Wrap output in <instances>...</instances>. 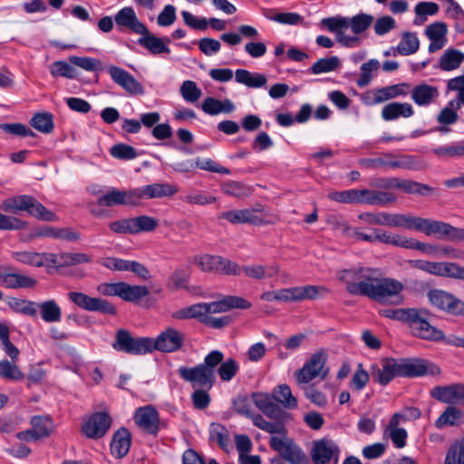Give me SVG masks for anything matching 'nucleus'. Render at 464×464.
Masks as SVG:
<instances>
[{
  "label": "nucleus",
  "mask_w": 464,
  "mask_h": 464,
  "mask_svg": "<svg viewBox=\"0 0 464 464\" xmlns=\"http://www.w3.org/2000/svg\"><path fill=\"white\" fill-rule=\"evenodd\" d=\"M36 280L31 276L16 273H0V285L11 289L31 288L36 285Z\"/></svg>",
  "instance_id": "nucleus-29"
},
{
  "label": "nucleus",
  "mask_w": 464,
  "mask_h": 464,
  "mask_svg": "<svg viewBox=\"0 0 464 464\" xmlns=\"http://www.w3.org/2000/svg\"><path fill=\"white\" fill-rule=\"evenodd\" d=\"M463 62L464 53L457 49L450 48L440 56L438 65H435L434 68L450 72L458 69Z\"/></svg>",
  "instance_id": "nucleus-30"
},
{
  "label": "nucleus",
  "mask_w": 464,
  "mask_h": 464,
  "mask_svg": "<svg viewBox=\"0 0 464 464\" xmlns=\"http://www.w3.org/2000/svg\"><path fill=\"white\" fill-rule=\"evenodd\" d=\"M131 221L133 235L152 232L159 226V221L156 218L146 215L131 218Z\"/></svg>",
  "instance_id": "nucleus-47"
},
{
  "label": "nucleus",
  "mask_w": 464,
  "mask_h": 464,
  "mask_svg": "<svg viewBox=\"0 0 464 464\" xmlns=\"http://www.w3.org/2000/svg\"><path fill=\"white\" fill-rule=\"evenodd\" d=\"M377 169H402L412 171L424 170L428 163L416 155H395L391 152L382 153L376 157Z\"/></svg>",
  "instance_id": "nucleus-5"
},
{
  "label": "nucleus",
  "mask_w": 464,
  "mask_h": 464,
  "mask_svg": "<svg viewBox=\"0 0 464 464\" xmlns=\"http://www.w3.org/2000/svg\"><path fill=\"white\" fill-rule=\"evenodd\" d=\"M327 292L326 288L316 285H304L287 288L291 302H300L305 299H315L319 291Z\"/></svg>",
  "instance_id": "nucleus-40"
},
{
  "label": "nucleus",
  "mask_w": 464,
  "mask_h": 464,
  "mask_svg": "<svg viewBox=\"0 0 464 464\" xmlns=\"http://www.w3.org/2000/svg\"><path fill=\"white\" fill-rule=\"evenodd\" d=\"M133 420L139 428L149 434L157 435L160 430V414L152 405L136 409Z\"/></svg>",
  "instance_id": "nucleus-15"
},
{
  "label": "nucleus",
  "mask_w": 464,
  "mask_h": 464,
  "mask_svg": "<svg viewBox=\"0 0 464 464\" xmlns=\"http://www.w3.org/2000/svg\"><path fill=\"white\" fill-rule=\"evenodd\" d=\"M340 65L341 62L337 56L321 58L312 65L310 71L314 74H321L335 71Z\"/></svg>",
  "instance_id": "nucleus-52"
},
{
  "label": "nucleus",
  "mask_w": 464,
  "mask_h": 464,
  "mask_svg": "<svg viewBox=\"0 0 464 464\" xmlns=\"http://www.w3.org/2000/svg\"><path fill=\"white\" fill-rule=\"evenodd\" d=\"M252 400L255 405L268 418H276L279 415L280 408L275 402L273 395L268 393H253Z\"/></svg>",
  "instance_id": "nucleus-31"
},
{
  "label": "nucleus",
  "mask_w": 464,
  "mask_h": 464,
  "mask_svg": "<svg viewBox=\"0 0 464 464\" xmlns=\"http://www.w3.org/2000/svg\"><path fill=\"white\" fill-rule=\"evenodd\" d=\"M30 124L40 132L50 133L53 130V115L49 112L35 113L31 119Z\"/></svg>",
  "instance_id": "nucleus-51"
},
{
  "label": "nucleus",
  "mask_w": 464,
  "mask_h": 464,
  "mask_svg": "<svg viewBox=\"0 0 464 464\" xmlns=\"http://www.w3.org/2000/svg\"><path fill=\"white\" fill-rule=\"evenodd\" d=\"M397 200L395 194L384 190L360 189L359 204L385 207Z\"/></svg>",
  "instance_id": "nucleus-22"
},
{
  "label": "nucleus",
  "mask_w": 464,
  "mask_h": 464,
  "mask_svg": "<svg viewBox=\"0 0 464 464\" xmlns=\"http://www.w3.org/2000/svg\"><path fill=\"white\" fill-rule=\"evenodd\" d=\"M180 93L183 99L188 102H197L202 95V92L197 86V83L190 80L183 82L180 87Z\"/></svg>",
  "instance_id": "nucleus-62"
},
{
  "label": "nucleus",
  "mask_w": 464,
  "mask_h": 464,
  "mask_svg": "<svg viewBox=\"0 0 464 464\" xmlns=\"http://www.w3.org/2000/svg\"><path fill=\"white\" fill-rule=\"evenodd\" d=\"M325 363L326 353L324 352L319 351L313 353L303 367L294 374L297 385L308 384L316 378L324 380L329 373Z\"/></svg>",
  "instance_id": "nucleus-3"
},
{
  "label": "nucleus",
  "mask_w": 464,
  "mask_h": 464,
  "mask_svg": "<svg viewBox=\"0 0 464 464\" xmlns=\"http://www.w3.org/2000/svg\"><path fill=\"white\" fill-rule=\"evenodd\" d=\"M427 296L438 309L456 316H464V302L454 295L441 289H431Z\"/></svg>",
  "instance_id": "nucleus-9"
},
{
  "label": "nucleus",
  "mask_w": 464,
  "mask_h": 464,
  "mask_svg": "<svg viewBox=\"0 0 464 464\" xmlns=\"http://www.w3.org/2000/svg\"><path fill=\"white\" fill-rule=\"evenodd\" d=\"M431 396L441 402L450 404H464V384L453 383L436 386L430 392Z\"/></svg>",
  "instance_id": "nucleus-18"
},
{
  "label": "nucleus",
  "mask_w": 464,
  "mask_h": 464,
  "mask_svg": "<svg viewBox=\"0 0 464 464\" xmlns=\"http://www.w3.org/2000/svg\"><path fill=\"white\" fill-rule=\"evenodd\" d=\"M111 422L112 420L107 412H95L83 423L82 432L89 439L98 440L108 432Z\"/></svg>",
  "instance_id": "nucleus-13"
},
{
  "label": "nucleus",
  "mask_w": 464,
  "mask_h": 464,
  "mask_svg": "<svg viewBox=\"0 0 464 464\" xmlns=\"http://www.w3.org/2000/svg\"><path fill=\"white\" fill-rule=\"evenodd\" d=\"M464 419V411L453 406H449L445 411L437 419V428H443L447 425H459Z\"/></svg>",
  "instance_id": "nucleus-43"
},
{
  "label": "nucleus",
  "mask_w": 464,
  "mask_h": 464,
  "mask_svg": "<svg viewBox=\"0 0 464 464\" xmlns=\"http://www.w3.org/2000/svg\"><path fill=\"white\" fill-rule=\"evenodd\" d=\"M30 424L34 429L35 437L40 440L49 437L54 430V423L50 416H33Z\"/></svg>",
  "instance_id": "nucleus-37"
},
{
  "label": "nucleus",
  "mask_w": 464,
  "mask_h": 464,
  "mask_svg": "<svg viewBox=\"0 0 464 464\" xmlns=\"http://www.w3.org/2000/svg\"><path fill=\"white\" fill-rule=\"evenodd\" d=\"M412 334L420 339L439 342L445 339L444 333L431 325L426 319V312L412 308L406 323Z\"/></svg>",
  "instance_id": "nucleus-4"
},
{
  "label": "nucleus",
  "mask_w": 464,
  "mask_h": 464,
  "mask_svg": "<svg viewBox=\"0 0 464 464\" xmlns=\"http://www.w3.org/2000/svg\"><path fill=\"white\" fill-rule=\"evenodd\" d=\"M149 294V289L145 285H130L121 282L119 297L127 302H136Z\"/></svg>",
  "instance_id": "nucleus-42"
},
{
  "label": "nucleus",
  "mask_w": 464,
  "mask_h": 464,
  "mask_svg": "<svg viewBox=\"0 0 464 464\" xmlns=\"http://www.w3.org/2000/svg\"><path fill=\"white\" fill-rule=\"evenodd\" d=\"M8 305L15 313H20L28 316L36 315L37 304L33 301H27L19 298H12L8 302Z\"/></svg>",
  "instance_id": "nucleus-54"
},
{
  "label": "nucleus",
  "mask_w": 464,
  "mask_h": 464,
  "mask_svg": "<svg viewBox=\"0 0 464 464\" xmlns=\"http://www.w3.org/2000/svg\"><path fill=\"white\" fill-rule=\"evenodd\" d=\"M439 89L436 86L421 83L411 90V100L421 107L429 106L439 97Z\"/></svg>",
  "instance_id": "nucleus-27"
},
{
  "label": "nucleus",
  "mask_w": 464,
  "mask_h": 464,
  "mask_svg": "<svg viewBox=\"0 0 464 464\" xmlns=\"http://www.w3.org/2000/svg\"><path fill=\"white\" fill-rule=\"evenodd\" d=\"M419 217L404 214H392L391 227L417 230Z\"/></svg>",
  "instance_id": "nucleus-60"
},
{
  "label": "nucleus",
  "mask_w": 464,
  "mask_h": 464,
  "mask_svg": "<svg viewBox=\"0 0 464 464\" xmlns=\"http://www.w3.org/2000/svg\"><path fill=\"white\" fill-rule=\"evenodd\" d=\"M378 268L354 266L338 271L337 277L352 295L367 296L381 304H400L403 301L401 282L382 277Z\"/></svg>",
  "instance_id": "nucleus-1"
},
{
  "label": "nucleus",
  "mask_w": 464,
  "mask_h": 464,
  "mask_svg": "<svg viewBox=\"0 0 464 464\" xmlns=\"http://www.w3.org/2000/svg\"><path fill=\"white\" fill-rule=\"evenodd\" d=\"M188 204L205 206L216 202L217 198L205 191L191 190L182 198Z\"/></svg>",
  "instance_id": "nucleus-57"
},
{
  "label": "nucleus",
  "mask_w": 464,
  "mask_h": 464,
  "mask_svg": "<svg viewBox=\"0 0 464 464\" xmlns=\"http://www.w3.org/2000/svg\"><path fill=\"white\" fill-rule=\"evenodd\" d=\"M374 17L371 14H359L357 15L353 16L349 22V27H351L352 31L355 34H362L366 31L373 23Z\"/></svg>",
  "instance_id": "nucleus-56"
},
{
  "label": "nucleus",
  "mask_w": 464,
  "mask_h": 464,
  "mask_svg": "<svg viewBox=\"0 0 464 464\" xmlns=\"http://www.w3.org/2000/svg\"><path fill=\"white\" fill-rule=\"evenodd\" d=\"M150 337L134 338L125 329H119L115 334V341L112 343L114 350L132 355H143L150 353Z\"/></svg>",
  "instance_id": "nucleus-6"
},
{
  "label": "nucleus",
  "mask_w": 464,
  "mask_h": 464,
  "mask_svg": "<svg viewBox=\"0 0 464 464\" xmlns=\"http://www.w3.org/2000/svg\"><path fill=\"white\" fill-rule=\"evenodd\" d=\"M69 300L79 308L89 312H100L105 314L113 315L116 314L115 307L107 300L92 297L82 292H69Z\"/></svg>",
  "instance_id": "nucleus-10"
},
{
  "label": "nucleus",
  "mask_w": 464,
  "mask_h": 464,
  "mask_svg": "<svg viewBox=\"0 0 464 464\" xmlns=\"http://www.w3.org/2000/svg\"><path fill=\"white\" fill-rule=\"evenodd\" d=\"M12 256L20 263L37 267L44 266L45 263L44 254L36 252H13Z\"/></svg>",
  "instance_id": "nucleus-53"
},
{
  "label": "nucleus",
  "mask_w": 464,
  "mask_h": 464,
  "mask_svg": "<svg viewBox=\"0 0 464 464\" xmlns=\"http://www.w3.org/2000/svg\"><path fill=\"white\" fill-rule=\"evenodd\" d=\"M420 41L417 34L407 32L402 34L401 40L397 46V51L402 55H410L415 53L418 51Z\"/></svg>",
  "instance_id": "nucleus-49"
},
{
  "label": "nucleus",
  "mask_w": 464,
  "mask_h": 464,
  "mask_svg": "<svg viewBox=\"0 0 464 464\" xmlns=\"http://www.w3.org/2000/svg\"><path fill=\"white\" fill-rule=\"evenodd\" d=\"M279 266L277 265L263 266L253 264L242 267L244 274L250 278L256 280H263L265 278H271L279 273Z\"/></svg>",
  "instance_id": "nucleus-32"
},
{
  "label": "nucleus",
  "mask_w": 464,
  "mask_h": 464,
  "mask_svg": "<svg viewBox=\"0 0 464 464\" xmlns=\"http://www.w3.org/2000/svg\"><path fill=\"white\" fill-rule=\"evenodd\" d=\"M1 208L4 211L13 214L24 211L28 215L44 221L55 222L59 220L58 216L54 212L47 209L34 197L27 194L4 199Z\"/></svg>",
  "instance_id": "nucleus-2"
},
{
  "label": "nucleus",
  "mask_w": 464,
  "mask_h": 464,
  "mask_svg": "<svg viewBox=\"0 0 464 464\" xmlns=\"http://www.w3.org/2000/svg\"><path fill=\"white\" fill-rule=\"evenodd\" d=\"M108 72L113 82L123 89L128 94L142 95L144 93L143 85L128 71L116 65H111L108 68Z\"/></svg>",
  "instance_id": "nucleus-14"
},
{
  "label": "nucleus",
  "mask_w": 464,
  "mask_h": 464,
  "mask_svg": "<svg viewBox=\"0 0 464 464\" xmlns=\"http://www.w3.org/2000/svg\"><path fill=\"white\" fill-rule=\"evenodd\" d=\"M209 440L216 442L221 450L228 452L231 449V441L227 429L221 425L213 423L210 426Z\"/></svg>",
  "instance_id": "nucleus-41"
},
{
  "label": "nucleus",
  "mask_w": 464,
  "mask_h": 464,
  "mask_svg": "<svg viewBox=\"0 0 464 464\" xmlns=\"http://www.w3.org/2000/svg\"><path fill=\"white\" fill-rule=\"evenodd\" d=\"M400 362V376L401 377H419L423 376L428 373L430 369V363L428 362L417 359V358H408L403 359L399 362ZM430 373L435 374L440 372L438 367L431 365Z\"/></svg>",
  "instance_id": "nucleus-19"
},
{
  "label": "nucleus",
  "mask_w": 464,
  "mask_h": 464,
  "mask_svg": "<svg viewBox=\"0 0 464 464\" xmlns=\"http://www.w3.org/2000/svg\"><path fill=\"white\" fill-rule=\"evenodd\" d=\"M339 450L335 443L328 440L314 442L311 456L314 464H337Z\"/></svg>",
  "instance_id": "nucleus-16"
},
{
  "label": "nucleus",
  "mask_w": 464,
  "mask_h": 464,
  "mask_svg": "<svg viewBox=\"0 0 464 464\" xmlns=\"http://www.w3.org/2000/svg\"><path fill=\"white\" fill-rule=\"evenodd\" d=\"M414 114L411 104L408 102H390L383 106L382 110V118L386 121H391L402 118H410Z\"/></svg>",
  "instance_id": "nucleus-28"
},
{
  "label": "nucleus",
  "mask_w": 464,
  "mask_h": 464,
  "mask_svg": "<svg viewBox=\"0 0 464 464\" xmlns=\"http://www.w3.org/2000/svg\"><path fill=\"white\" fill-rule=\"evenodd\" d=\"M37 308L40 309L42 319L46 323L60 322L62 319L61 308L54 300L37 304Z\"/></svg>",
  "instance_id": "nucleus-44"
},
{
  "label": "nucleus",
  "mask_w": 464,
  "mask_h": 464,
  "mask_svg": "<svg viewBox=\"0 0 464 464\" xmlns=\"http://www.w3.org/2000/svg\"><path fill=\"white\" fill-rule=\"evenodd\" d=\"M178 372L184 381L190 382L194 388L209 390L215 382V374L200 363L195 367L181 366Z\"/></svg>",
  "instance_id": "nucleus-11"
},
{
  "label": "nucleus",
  "mask_w": 464,
  "mask_h": 464,
  "mask_svg": "<svg viewBox=\"0 0 464 464\" xmlns=\"http://www.w3.org/2000/svg\"><path fill=\"white\" fill-rule=\"evenodd\" d=\"M0 377L7 381H22L24 377L14 362L6 359L0 361Z\"/></svg>",
  "instance_id": "nucleus-50"
},
{
  "label": "nucleus",
  "mask_w": 464,
  "mask_h": 464,
  "mask_svg": "<svg viewBox=\"0 0 464 464\" xmlns=\"http://www.w3.org/2000/svg\"><path fill=\"white\" fill-rule=\"evenodd\" d=\"M135 188L138 194V205H140L143 199L171 197L179 191L177 186L169 183H153Z\"/></svg>",
  "instance_id": "nucleus-21"
},
{
  "label": "nucleus",
  "mask_w": 464,
  "mask_h": 464,
  "mask_svg": "<svg viewBox=\"0 0 464 464\" xmlns=\"http://www.w3.org/2000/svg\"><path fill=\"white\" fill-rule=\"evenodd\" d=\"M269 445L287 462L291 464H307V458L302 449L286 435L271 437Z\"/></svg>",
  "instance_id": "nucleus-7"
},
{
  "label": "nucleus",
  "mask_w": 464,
  "mask_h": 464,
  "mask_svg": "<svg viewBox=\"0 0 464 464\" xmlns=\"http://www.w3.org/2000/svg\"><path fill=\"white\" fill-rule=\"evenodd\" d=\"M408 89L409 84L407 83L394 84L378 89L373 93V102L374 103H382L399 96H406Z\"/></svg>",
  "instance_id": "nucleus-34"
},
{
  "label": "nucleus",
  "mask_w": 464,
  "mask_h": 464,
  "mask_svg": "<svg viewBox=\"0 0 464 464\" xmlns=\"http://www.w3.org/2000/svg\"><path fill=\"white\" fill-rule=\"evenodd\" d=\"M397 189H400L407 194H414L423 197L430 196L435 191L434 188L427 184L401 178H399L398 180Z\"/></svg>",
  "instance_id": "nucleus-38"
},
{
  "label": "nucleus",
  "mask_w": 464,
  "mask_h": 464,
  "mask_svg": "<svg viewBox=\"0 0 464 464\" xmlns=\"http://www.w3.org/2000/svg\"><path fill=\"white\" fill-rule=\"evenodd\" d=\"M185 334L174 327H167L155 339L150 338V353L153 351L170 353L182 348Z\"/></svg>",
  "instance_id": "nucleus-8"
},
{
  "label": "nucleus",
  "mask_w": 464,
  "mask_h": 464,
  "mask_svg": "<svg viewBox=\"0 0 464 464\" xmlns=\"http://www.w3.org/2000/svg\"><path fill=\"white\" fill-rule=\"evenodd\" d=\"M273 398L285 409L292 410L297 407V400L287 384L277 386L273 392Z\"/></svg>",
  "instance_id": "nucleus-46"
},
{
  "label": "nucleus",
  "mask_w": 464,
  "mask_h": 464,
  "mask_svg": "<svg viewBox=\"0 0 464 464\" xmlns=\"http://www.w3.org/2000/svg\"><path fill=\"white\" fill-rule=\"evenodd\" d=\"M300 387L304 391L305 398L308 399L312 403L318 407L326 406V396L322 392L318 391L314 384H303Z\"/></svg>",
  "instance_id": "nucleus-59"
},
{
  "label": "nucleus",
  "mask_w": 464,
  "mask_h": 464,
  "mask_svg": "<svg viewBox=\"0 0 464 464\" xmlns=\"http://www.w3.org/2000/svg\"><path fill=\"white\" fill-rule=\"evenodd\" d=\"M379 68L380 63L376 59H371L367 63H362L360 68V77L356 81L358 87L367 86L372 79V73L377 72Z\"/></svg>",
  "instance_id": "nucleus-48"
},
{
  "label": "nucleus",
  "mask_w": 464,
  "mask_h": 464,
  "mask_svg": "<svg viewBox=\"0 0 464 464\" xmlns=\"http://www.w3.org/2000/svg\"><path fill=\"white\" fill-rule=\"evenodd\" d=\"M238 369L237 362L233 358H229L222 362L218 369V373L222 381L229 382L237 374Z\"/></svg>",
  "instance_id": "nucleus-64"
},
{
  "label": "nucleus",
  "mask_w": 464,
  "mask_h": 464,
  "mask_svg": "<svg viewBox=\"0 0 464 464\" xmlns=\"http://www.w3.org/2000/svg\"><path fill=\"white\" fill-rule=\"evenodd\" d=\"M450 228L451 225L449 223L419 217L417 231L423 232L426 236H437L449 240Z\"/></svg>",
  "instance_id": "nucleus-25"
},
{
  "label": "nucleus",
  "mask_w": 464,
  "mask_h": 464,
  "mask_svg": "<svg viewBox=\"0 0 464 464\" xmlns=\"http://www.w3.org/2000/svg\"><path fill=\"white\" fill-rule=\"evenodd\" d=\"M140 35L141 36L138 39V44L147 49L151 54L170 53V49L168 46L170 43L169 37H157L150 34L148 29L146 33H141Z\"/></svg>",
  "instance_id": "nucleus-23"
},
{
  "label": "nucleus",
  "mask_w": 464,
  "mask_h": 464,
  "mask_svg": "<svg viewBox=\"0 0 464 464\" xmlns=\"http://www.w3.org/2000/svg\"><path fill=\"white\" fill-rule=\"evenodd\" d=\"M110 152L113 158L123 160H133L138 156V153L133 147L124 143L113 145L111 148Z\"/></svg>",
  "instance_id": "nucleus-63"
},
{
  "label": "nucleus",
  "mask_w": 464,
  "mask_h": 464,
  "mask_svg": "<svg viewBox=\"0 0 464 464\" xmlns=\"http://www.w3.org/2000/svg\"><path fill=\"white\" fill-rule=\"evenodd\" d=\"M29 223L14 216L5 215L0 212V230H24Z\"/></svg>",
  "instance_id": "nucleus-58"
},
{
  "label": "nucleus",
  "mask_w": 464,
  "mask_h": 464,
  "mask_svg": "<svg viewBox=\"0 0 464 464\" xmlns=\"http://www.w3.org/2000/svg\"><path fill=\"white\" fill-rule=\"evenodd\" d=\"M136 188L119 189L111 188L107 192L99 196L97 203L102 207L138 206Z\"/></svg>",
  "instance_id": "nucleus-12"
},
{
  "label": "nucleus",
  "mask_w": 464,
  "mask_h": 464,
  "mask_svg": "<svg viewBox=\"0 0 464 464\" xmlns=\"http://www.w3.org/2000/svg\"><path fill=\"white\" fill-rule=\"evenodd\" d=\"M447 32V25L442 22H436L426 27L425 34L430 41L429 45L430 53L437 52L445 46Z\"/></svg>",
  "instance_id": "nucleus-26"
},
{
  "label": "nucleus",
  "mask_w": 464,
  "mask_h": 464,
  "mask_svg": "<svg viewBox=\"0 0 464 464\" xmlns=\"http://www.w3.org/2000/svg\"><path fill=\"white\" fill-rule=\"evenodd\" d=\"M114 20L121 31L128 30L137 34L147 32V26L139 20L134 9L130 6L119 10L114 16Z\"/></svg>",
  "instance_id": "nucleus-17"
},
{
  "label": "nucleus",
  "mask_w": 464,
  "mask_h": 464,
  "mask_svg": "<svg viewBox=\"0 0 464 464\" xmlns=\"http://www.w3.org/2000/svg\"><path fill=\"white\" fill-rule=\"evenodd\" d=\"M219 219H226L231 224H257L260 219L251 209H237L222 212L218 215Z\"/></svg>",
  "instance_id": "nucleus-33"
},
{
  "label": "nucleus",
  "mask_w": 464,
  "mask_h": 464,
  "mask_svg": "<svg viewBox=\"0 0 464 464\" xmlns=\"http://www.w3.org/2000/svg\"><path fill=\"white\" fill-rule=\"evenodd\" d=\"M444 464H464V439L450 446Z\"/></svg>",
  "instance_id": "nucleus-61"
},
{
  "label": "nucleus",
  "mask_w": 464,
  "mask_h": 464,
  "mask_svg": "<svg viewBox=\"0 0 464 464\" xmlns=\"http://www.w3.org/2000/svg\"><path fill=\"white\" fill-rule=\"evenodd\" d=\"M360 189L352 188L342 191H334L328 194V198L343 204H359Z\"/></svg>",
  "instance_id": "nucleus-55"
},
{
  "label": "nucleus",
  "mask_w": 464,
  "mask_h": 464,
  "mask_svg": "<svg viewBox=\"0 0 464 464\" xmlns=\"http://www.w3.org/2000/svg\"><path fill=\"white\" fill-rule=\"evenodd\" d=\"M448 92H457V98L448 102L446 107L457 111L464 105V74L450 79L447 82Z\"/></svg>",
  "instance_id": "nucleus-39"
},
{
  "label": "nucleus",
  "mask_w": 464,
  "mask_h": 464,
  "mask_svg": "<svg viewBox=\"0 0 464 464\" xmlns=\"http://www.w3.org/2000/svg\"><path fill=\"white\" fill-rule=\"evenodd\" d=\"M130 445L131 434L128 429L121 427L112 435L110 444L111 453L116 459H122L128 454Z\"/></svg>",
  "instance_id": "nucleus-24"
},
{
  "label": "nucleus",
  "mask_w": 464,
  "mask_h": 464,
  "mask_svg": "<svg viewBox=\"0 0 464 464\" xmlns=\"http://www.w3.org/2000/svg\"><path fill=\"white\" fill-rule=\"evenodd\" d=\"M440 159L464 157V140L455 143L445 144L431 150Z\"/></svg>",
  "instance_id": "nucleus-45"
},
{
  "label": "nucleus",
  "mask_w": 464,
  "mask_h": 464,
  "mask_svg": "<svg viewBox=\"0 0 464 464\" xmlns=\"http://www.w3.org/2000/svg\"><path fill=\"white\" fill-rule=\"evenodd\" d=\"M235 80L237 82L244 84L248 88H261L266 86L267 82L266 75L251 72L245 69H237L235 72Z\"/></svg>",
  "instance_id": "nucleus-35"
},
{
  "label": "nucleus",
  "mask_w": 464,
  "mask_h": 464,
  "mask_svg": "<svg viewBox=\"0 0 464 464\" xmlns=\"http://www.w3.org/2000/svg\"><path fill=\"white\" fill-rule=\"evenodd\" d=\"M33 237H52L67 240H76L79 238V235L76 232L71 231L67 228H55L49 226H44L36 228L33 233Z\"/></svg>",
  "instance_id": "nucleus-36"
},
{
  "label": "nucleus",
  "mask_w": 464,
  "mask_h": 464,
  "mask_svg": "<svg viewBox=\"0 0 464 464\" xmlns=\"http://www.w3.org/2000/svg\"><path fill=\"white\" fill-rule=\"evenodd\" d=\"M400 362L392 358H385L379 365H372V376L381 385H387L395 376H400Z\"/></svg>",
  "instance_id": "nucleus-20"
}]
</instances>
